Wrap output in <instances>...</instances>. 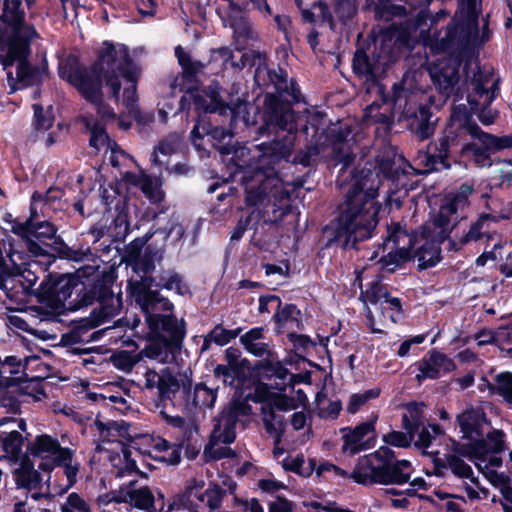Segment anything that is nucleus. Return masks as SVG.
<instances>
[{
  "label": "nucleus",
  "mask_w": 512,
  "mask_h": 512,
  "mask_svg": "<svg viewBox=\"0 0 512 512\" xmlns=\"http://www.w3.org/2000/svg\"><path fill=\"white\" fill-rule=\"evenodd\" d=\"M242 58L244 60V65H246V63H250L252 66L257 65V69L255 71L256 81H260L262 73L265 72L269 81L274 85L278 92H288L287 73L282 69H279L278 71L267 70L264 54L256 51H250L244 53Z\"/></svg>",
  "instance_id": "obj_28"
},
{
  "label": "nucleus",
  "mask_w": 512,
  "mask_h": 512,
  "mask_svg": "<svg viewBox=\"0 0 512 512\" xmlns=\"http://www.w3.org/2000/svg\"><path fill=\"white\" fill-rule=\"evenodd\" d=\"M422 73L418 71L406 72L400 81L392 86L391 104L394 114L399 120L419 117L427 120L431 116L428 102L430 96L420 84Z\"/></svg>",
  "instance_id": "obj_9"
},
{
  "label": "nucleus",
  "mask_w": 512,
  "mask_h": 512,
  "mask_svg": "<svg viewBox=\"0 0 512 512\" xmlns=\"http://www.w3.org/2000/svg\"><path fill=\"white\" fill-rule=\"evenodd\" d=\"M234 177L240 181L246 192V203L255 209L241 218L231 233V240L238 241L252 222L262 219L264 223L275 222L289 211L290 195L274 168L251 169L244 162L237 163Z\"/></svg>",
  "instance_id": "obj_3"
},
{
  "label": "nucleus",
  "mask_w": 512,
  "mask_h": 512,
  "mask_svg": "<svg viewBox=\"0 0 512 512\" xmlns=\"http://www.w3.org/2000/svg\"><path fill=\"white\" fill-rule=\"evenodd\" d=\"M300 310L294 304H286L277 309L273 319L279 331L294 330L300 327Z\"/></svg>",
  "instance_id": "obj_39"
},
{
  "label": "nucleus",
  "mask_w": 512,
  "mask_h": 512,
  "mask_svg": "<svg viewBox=\"0 0 512 512\" xmlns=\"http://www.w3.org/2000/svg\"><path fill=\"white\" fill-rule=\"evenodd\" d=\"M45 200V196L42 194L35 192L32 195V203H31V215L30 218L22 225L17 227V233H19L22 237H26L31 243V250L33 251V247L36 246L34 244V240H38L40 242H45L46 240L52 239L56 234V228L53 224L47 221H42L39 223L34 222V218L37 215L36 211V203L42 202Z\"/></svg>",
  "instance_id": "obj_24"
},
{
  "label": "nucleus",
  "mask_w": 512,
  "mask_h": 512,
  "mask_svg": "<svg viewBox=\"0 0 512 512\" xmlns=\"http://www.w3.org/2000/svg\"><path fill=\"white\" fill-rule=\"evenodd\" d=\"M59 76L73 85L85 99H96L99 90L100 75L96 69L86 70L80 67L78 59L70 55L61 59Z\"/></svg>",
  "instance_id": "obj_16"
},
{
  "label": "nucleus",
  "mask_w": 512,
  "mask_h": 512,
  "mask_svg": "<svg viewBox=\"0 0 512 512\" xmlns=\"http://www.w3.org/2000/svg\"><path fill=\"white\" fill-rule=\"evenodd\" d=\"M99 61L112 97L118 101L123 86V104L130 110L134 109L141 67L131 59L127 47L104 42L99 52Z\"/></svg>",
  "instance_id": "obj_6"
},
{
  "label": "nucleus",
  "mask_w": 512,
  "mask_h": 512,
  "mask_svg": "<svg viewBox=\"0 0 512 512\" xmlns=\"http://www.w3.org/2000/svg\"><path fill=\"white\" fill-rule=\"evenodd\" d=\"M379 309L382 316L388 317L392 323L398 322L403 316L401 300L391 295L382 301Z\"/></svg>",
  "instance_id": "obj_54"
},
{
  "label": "nucleus",
  "mask_w": 512,
  "mask_h": 512,
  "mask_svg": "<svg viewBox=\"0 0 512 512\" xmlns=\"http://www.w3.org/2000/svg\"><path fill=\"white\" fill-rule=\"evenodd\" d=\"M61 470L50 474L46 481V490L52 491V496H60L66 493L77 481L80 464L72 458L66 463L56 466Z\"/></svg>",
  "instance_id": "obj_26"
},
{
  "label": "nucleus",
  "mask_w": 512,
  "mask_h": 512,
  "mask_svg": "<svg viewBox=\"0 0 512 512\" xmlns=\"http://www.w3.org/2000/svg\"><path fill=\"white\" fill-rule=\"evenodd\" d=\"M220 439H214L211 435L209 443L205 447L204 454L210 460H219L223 458H233L235 452Z\"/></svg>",
  "instance_id": "obj_52"
},
{
  "label": "nucleus",
  "mask_w": 512,
  "mask_h": 512,
  "mask_svg": "<svg viewBox=\"0 0 512 512\" xmlns=\"http://www.w3.org/2000/svg\"><path fill=\"white\" fill-rule=\"evenodd\" d=\"M132 295L145 314L149 328L157 334L142 354L159 363L177 362L185 338V322L178 320L173 314V304L157 290H152L144 283H135Z\"/></svg>",
  "instance_id": "obj_4"
},
{
  "label": "nucleus",
  "mask_w": 512,
  "mask_h": 512,
  "mask_svg": "<svg viewBox=\"0 0 512 512\" xmlns=\"http://www.w3.org/2000/svg\"><path fill=\"white\" fill-rule=\"evenodd\" d=\"M413 471L410 461L395 460L394 451L381 446L359 458L350 477L362 485H403L409 482Z\"/></svg>",
  "instance_id": "obj_7"
},
{
  "label": "nucleus",
  "mask_w": 512,
  "mask_h": 512,
  "mask_svg": "<svg viewBox=\"0 0 512 512\" xmlns=\"http://www.w3.org/2000/svg\"><path fill=\"white\" fill-rule=\"evenodd\" d=\"M256 369L263 377L274 379L275 389L284 391L288 386L289 371L275 355H268V358L260 360L256 364Z\"/></svg>",
  "instance_id": "obj_31"
},
{
  "label": "nucleus",
  "mask_w": 512,
  "mask_h": 512,
  "mask_svg": "<svg viewBox=\"0 0 512 512\" xmlns=\"http://www.w3.org/2000/svg\"><path fill=\"white\" fill-rule=\"evenodd\" d=\"M228 493L219 485L208 487L201 495V503H204L208 508V512H221L224 500L227 498Z\"/></svg>",
  "instance_id": "obj_46"
},
{
  "label": "nucleus",
  "mask_w": 512,
  "mask_h": 512,
  "mask_svg": "<svg viewBox=\"0 0 512 512\" xmlns=\"http://www.w3.org/2000/svg\"><path fill=\"white\" fill-rule=\"evenodd\" d=\"M480 6L481 0H460L459 11L453 19L455 22L453 32H479ZM448 32L452 30L449 29Z\"/></svg>",
  "instance_id": "obj_30"
},
{
  "label": "nucleus",
  "mask_w": 512,
  "mask_h": 512,
  "mask_svg": "<svg viewBox=\"0 0 512 512\" xmlns=\"http://www.w3.org/2000/svg\"><path fill=\"white\" fill-rule=\"evenodd\" d=\"M423 405L412 403L407 405L402 415L403 428L410 434L416 435L423 425Z\"/></svg>",
  "instance_id": "obj_44"
},
{
  "label": "nucleus",
  "mask_w": 512,
  "mask_h": 512,
  "mask_svg": "<svg viewBox=\"0 0 512 512\" xmlns=\"http://www.w3.org/2000/svg\"><path fill=\"white\" fill-rule=\"evenodd\" d=\"M480 127L471 122L465 116L454 110L451 114L450 122L444 129L442 136L435 145L436 151L440 152V157H445L447 161H455L465 156V150L469 143V137L479 140Z\"/></svg>",
  "instance_id": "obj_11"
},
{
  "label": "nucleus",
  "mask_w": 512,
  "mask_h": 512,
  "mask_svg": "<svg viewBox=\"0 0 512 512\" xmlns=\"http://www.w3.org/2000/svg\"><path fill=\"white\" fill-rule=\"evenodd\" d=\"M269 122L281 131H286L287 136L280 140H274L266 148L259 160V165L254 169L265 168V165L276 164L282 159H287L295 144L297 121L299 116L294 112L290 103L280 101L277 97L269 95L266 97ZM269 168H271L269 166ZM272 168L275 169L273 166Z\"/></svg>",
  "instance_id": "obj_8"
},
{
  "label": "nucleus",
  "mask_w": 512,
  "mask_h": 512,
  "mask_svg": "<svg viewBox=\"0 0 512 512\" xmlns=\"http://www.w3.org/2000/svg\"><path fill=\"white\" fill-rule=\"evenodd\" d=\"M417 368L419 372L416 379L422 382L425 379H437L453 371L455 364L447 355L433 349L417 363Z\"/></svg>",
  "instance_id": "obj_25"
},
{
  "label": "nucleus",
  "mask_w": 512,
  "mask_h": 512,
  "mask_svg": "<svg viewBox=\"0 0 512 512\" xmlns=\"http://www.w3.org/2000/svg\"><path fill=\"white\" fill-rule=\"evenodd\" d=\"M204 482L202 480H190L184 491L177 496L175 504L178 508L187 509L191 512H196L197 502H201L202 488Z\"/></svg>",
  "instance_id": "obj_36"
},
{
  "label": "nucleus",
  "mask_w": 512,
  "mask_h": 512,
  "mask_svg": "<svg viewBox=\"0 0 512 512\" xmlns=\"http://www.w3.org/2000/svg\"><path fill=\"white\" fill-rule=\"evenodd\" d=\"M301 16L304 22L313 24L319 28L336 30V24L328 4L324 1L314 2L310 8L302 9Z\"/></svg>",
  "instance_id": "obj_32"
},
{
  "label": "nucleus",
  "mask_w": 512,
  "mask_h": 512,
  "mask_svg": "<svg viewBox=\"0 0 512 512\" xmlns=\"http://www.w3.org/2000/svg\"><path fill=\"white\" fill-rule=\"evenodd\" d=\"M473 193V186L464 183L457 192L448 194L437 214L422 227L419 238L410 235L398 223L388 226L387 237L382 245L383 255L379 263L389 272L395 271L402 263L410 259L411 249L419 246L414 257L420 269L435 266L440 261L439 244L443 242L457 225L464 209L469 205L468 197Z\"/></svg>",
  "instance_id": "obj_1"
},
{
  "label": "nucleus",
  "mask_w": 512,
  "mask_h": 512,
  "mask_svg": "<svg viewBox=\"0 0 512 512\" xmlns=\"http://www.w3.org/2000/svg\"><path fill=\"white\" fill-rule=\"evenodd\" d=\"M389 296L390 293L387 291L386 287L378 282H372L370 287L363 294L365 301L379 306L382 304V301L384 299L386 300Z\"/></svg>",
  "instance_id": "obj_61"
},
{
  "label": "nucleus",
  "mask_w": 512,
  "mask_h": 512,
  "mask_svg": "<svg viewBox=\"0 0 512 512\" xmlns=\"http://www.w3.org/2000/svg\"><path fill=\"white\" fill-rule=\"evenodd\" d=\"M96 426L102 437V444L97 446L99 452L106 453V458L114 468L116 477H124L137 472L136 461L131 457V450L121 441L114 438L119 435V425L116 422L107 424L96 421Z\"/></svg>",
  "instance_id": "obj_12"
},
{
  "label": "nucleus",
  "mask_w": 512,
  "mask_h": 512,
  "mask_svg": "<svg viewBox=\"0 0 512 512\" xmlns=\"http://www.w3.org/2000/svg\"><path fill=\"white\" fill-rule=\"evenodd\" d=\"M122 308V296L105 292L99 300V316L102 321H108L116 316Z\"/></svg>",
  "instance_id": "obj_42"
},
{
  "label": "nucleus",
  "mask_w": 512,
  "mask_h": 512,
  "mask_svg": "<svg viewBox=\"0 0 512 512\" xmlns=\"http://www.w3.org/2000/svg\"><path fill=\"white\" fill-rule=\"evenodd\" d=\"M32 34H0V63L4 70L17 62L16 77L11 71H7V82L10 87L9 93H14L21 87L32 84L35 78V71L27 61L30 54V43Z\"/></svg>",
  "instance_id": "obj_10"
},
{
  "label": "nucleus",
  "mask_w": 512,
  "mask_h": 512,
  "mask_svg": "<svg viewBox=\"0 0 512 512\" xmlns=\"http://www.w3.org/2000/svg\"><path fill=\"white\" fill-rule=\"evenodd\" d=\"M496 222V218L489 214H482L473 222L469 230L460 238L459 242L450 241L449 248L459 250L463 245L486 238L487 241L493 240L497 234L491 230V225Z\"/></svg>",
  "instance_id": "obj_29"
},
{
  "label": "nucleus",
  "mask_w": 512,
  "mask_h": 512,
  "mask_svg": "<svg viewBox=\"0 0 512 512\" xmlns=\"http://www.w3.org/2000/svg\"><path fill=\"white\" fill-rule=\"evenodd\" d=\"M393 34H358L357 50L353 58V70L356 74L372 79L374 77L373 67L369 62L368 53L375 57L381 54L376 52L377 42L392 41Z\"/></svg>",
  "instance_id": "obj_21"
},
{
  "label": "nucleus",
  "mask_w": 512,
  "mask_h": 512,
  "mask_svg": "<svg viewBox=\"0 0 512 512\" xmlns=\"http://www.w3.org/2000/svg\"><path fill=\"white\" fill-rule=\"evenodd\" d=\"M335 13L337 19L342 23L344 28L350 29L351 23L357 14L355 0H334Z\"/></svg>",
  "instance_id": "obj_48"
},
{
  "label": "nucleus",
  "mask_w": 512,
  "mask_h": 512,
  "mask_svg": "<svg viewBox=\"0 0 512 512\" xmlns=\"http://www.w3.org/2000/svg\"><path fill=\"white\" fill-rule=\"evenodd\" d=\"M498 393L512 408V373H502L496 377Z\"/></svg>",
  "instance_id": "obj_64"
},
{
  "label": "nucleus",
  "mask_w": 512,
  "mask_h": 512,
  "mask_svg": "<svg viewBox=\"0 0 512 512\" xmlns=\"http://www.w3.org/2000/svg\"><path fill=\"white\" fill-rule=\"evenodd\" d=\"M503 434L500 431L493 430L487 432L485 445L482 453L476 452L475 446H462L457 451L469 459H477L475 465L479 468L497 467L501 464L500 458L496 455L503 450Z\"/></svg>",
  "instance_id": "obj_22"
},
{
  "label": "nucleus",
  "mask_w": 512,
  "mask_h": 512,
  "mask_svg": "<svg viewBox=\"0 0 512 512\" xmlns=\"http://www.w3.org/2000/svg\"><path fill=\"white\" fill-rule=\"evenodd\" d=\"M160 286L169 291H175L178 294H184L187 286L183 283L182 277L176 272H167L161 276Z\"/></svg>",
  "instance_id": "obj_60"
},
{
  "label": "nucleus",
  "mask_w": 512,
  "mask_h": 512,
  "mask_svg": "<svg viewBox=\"0 0 512 512\" xmlns=\"http://www.w3.org/2000/svg\"><path fill=\"white\" fill-rule=\"evenodd\" d=\"M394 165L390 153L377 156L374 171L363 169L354 177L340 214L331 225L334 240L343 248L355 247L358 241L372 236L381 209L378 190L382 178L394 177Z\"/></svg>",
  "instance_id": "obj_2"
},
{
  "label": "nucleus",
  "mask_w": 512,
  "mask_h": 512,
  "mask_svg": "<svg viewBox=\"0 0 512 512\" xmlns=\"http://www.w3.org/2000/svg\"><path fill=\"white\" fill-rule=\"evenodd\" d=\"M377 419V415H372L367 421L357 425L354 428H342L341 433L343 439V452L354 455L362 450L367 449L364 438L369 433L374 432Z\"/></svg>",
  "instance_id": "obj_27"
},
{
  "label": "nucleus",
  "mask_w": 512,
  "mask_h": 512,
  "mask_svg": "<svg viewBox=\"0 0 512 512\" xmlns=\"http://www.w3.org/2000/svg\"><path fill=\"white\" fill-rule=\"evenodd\" d=\"M16 483L27 491L44 488L40 473L34 469L29 461H23L21 466L15 471Z\"/></svg>",
  "instance_id": "obj_38"
},
{
  "label": "nucleus",
  "mask_w": 512,
  "mask_h": 512,
  "mask_svg": "<svg viewBox=\"0 0 512 512\" xmlns=\"http://www.w3.org/2000/svg\"><path fill=\"white\" fill-rule=\"evenodd\" d=\"M38 290L41 298L38 307L41 320H54L57 316L64 314L67 309H71V306L66 305V301L71 297L73 290L68 280H43Z\"/></svg>",
  "instance_id": "obj_14"
},
{
  "label": "nucleus",
  "mask_w": 512,
  "mask_h": 512,
  "mask_svg": "<svg viewBox=\"0 0 512 512\" xmlns=\"http://www.w3.org/2000/svg\"><path fill=\"white\" fill-rule=\"evenodd\" d=\"M417 161L423 164L422 173H430L433 171H439L442 169H448L450 167L449 161L445 157H440V152L435 150V153H421L419 154Z\"/></svg>",
  "instance_id": "obj_49"
},
{
  "label": "nucleus",
  "mask_w": 512,
  "mask_h": 512,
  "mask_svg": "<svg viewBox=\"0 0 512 512\" xmlns=\"http://www.w3.org/2000/svg\"><path fill=\"white\" fill-rule=\"evenodd\" d=\"M441 433V429L438 425L432 424L427 427H422V429L416 433L417 439L415 440V445L418 448L427 449L432 441L435 439L437 435Z\"/></svg>",
  "instance_id": "obj_62"
},
{
  "label": "nucleus",
  "mask_w": 512,
  "mask_h": 512,
  "mask_svg": "<svg viewBox=\"0 0 512 512\" xmlns=\"http://www.w3.org/2000/svg\"><path fill=\"white\" fill-rule=\"evenodd\" d=\"M30 453L41 460L39 469L52 472L57 465L72 460L75 452L68 447H62L56 438L42 434L35 437Z\"/></svg>",
  "instance_id": "obj_17"
},
{
  "label": "nucleus",
  "mask_w": 512,
  "mask_h": 512,
  "mask_svg": "<svg viewBox=\"0 0 512 512\" xmlns=\"http://www.w3.org/2000/svg\"><path fill=\"white\" fill-rule=\"evenodd\" d=\"M239 330H228L218 325L206 335V342L224 346L238 336Z\"/></svg>",
  "instance_id": "obj_58"
},
{
  "label": "nucleus",
  "mask_w": 512,
  "mask_h": 512,
  "mask_svg": "<svg viewBox=\"0 0 512 512\" xmlns=\"http://www.w3.org/2000/svg\"><path fill=\"white\" fill-rule=\"evenodd\" d=\"M380 395L379 388L369 389L361 393H355L350 396L347 411L351 414L356 413L363 405H365L370 399H375Z\"/></svg>",
  "instance_id": "obj_57"
},
{
  "label": "nucleus",
  "mask_w": 512,
  "mask_h": 512,
  "mask_svg": "<svg viewBox=\"0 0 512 512\" xmlns=\"http://www.w3.org/2000/svg\"><path fill=\"white\" fill-rule=\"evenodd\" d=\"M415 435L410 434L407 431H391L383 435V441L390 446L406 448L409 447L411 442L414 440Z\"/></svg>",
  "instance_id": "obj_63"
},
{
  "label": "nucleus",
  "mask_w": 512,
  "mask_h": 512,
  "mask_svg": "<svg viewBox=\"0 0 512 512\" xmlns=\"http://www.w3.org/2000/svg\"><path fill=\"white\" fill-rule=\"evenodd\" d=\"M175 55L182 68V73L175 77L171 83V88L175 90L179 88L181 92L190 94L198 103V96L194 94L197 89V74L203 69L204 65L200 61H194L190 55L184 51L181 46L175 48Z\"/></svg>",
  "instance_id": "obj_23"
},
{
  "label": "nucleus",
  "mask_w": 512,
  "mask_h": 512,
  "mask_svg": "<svg viewBox=\"0 0 512 512\" xmlns=\"http://www.w3.org/2000/svg\"><path fill=\"white\" fill-rule=\"evenodd\" d=\"M396 114L381 111L379 105L372 104L365 109L364 117L367 122L382 124L384 128L389 129L393 124V119Z\"/></svg>",
  "instance_id": "obj_53"
},
{
  "label": "nucleus",
  "mask_w": 512,
  "mask_h": 512,
  "mask_svg": "<svg viewBox=\"0 0 512 512\" xmlns=\"http://www.w3.org/2000/svg\"><path fill=\"white\" fill-rule=\"evenodd\" d=\"M180 144V137L177 134H172L163 139L157 148L151 154V160L154 165L162 166L167 164L168 161L162 159L160 155L163 157H168L174 154Z\"/></svg>",
  "instance_id": "obj_45"
},
{
  "label": "nucleus",
  "mask_w": 512,
  "mask_h": 512,
  "mask_svg": "<svg viewBox=\"0 0 512 512\" xmlns=\"http://www.w3.org/2000/svg\"><path fill=\"white\" fill-rule=\"evenodd\" d=\"M61 512H91L88 502L77 493H71L60 506Z\"/></svg>",
  "instance_id": "obj_59"
},
{
  "label": "nucleus",
  "mask_w": 512,
  "mask_h": 512,
  "mask_svg": "<svg viewBox=\"0 0 512 512\" xmlns=\"http://www.w3.org/2000/svg\"><path fill=\"white\" fill-rule=\"evenodd\" d=\"M20 0H5L1 20L13 29L20 32L24 22V12L20 10Z\"/></svg>",
  "instance_id": "obj_40"
},
{
  "label": "nucleus",
  "mask_w": 512,
  "mask_h": 512,
  "mask_svg": "<svg viewBox=\"0 0 512 512\" xmlns=\"http://www.w3.org/2000/svg\"><path fill=\"white\" fill-rule=\"evenodd\" d=\"M493 184L499 187L512 186V160H504L501 165L493 170Z\"/></svg>",
  "instance_id": "obj_55"
},
{
  "label": "nucleus",
  "mask_w": 512,
  "mask_h": 512,
  "mask_svg": "<svg viewBox=\"0 0 512 512\" xmlns=\"http://www.w3.org/2000/svg\"><path fill=\"white\" fill-rule=\"evenodd\" d=\"M437 35L425 34L423 39L424 46L433 55L439 56L428 64L427 69L437 90L450 97L456 93L461 62L474 58L489 40V34H445L441 39Z\"/></svg>",
  "instance_id": "obj_5"
},
{
  "label": "nucleus",
  "mask_w": 512,
  "mask_h": 512,
  "mask_svg": "<svg viewBox=\"0 0 512 512\" xmlns=\"http://www.w3.org/2000/svg\"><path fill=\"white\" fill-rule=\"evenodd\" d=\"M34 110V126L37 130H47L54 122V114L52 106L44 109L39 104L33 105Z\"/></svg>",
  "instance_id": "obj_56"
},
{
  "label": "nucleus",
  "mask_w": 512,
  "mask_h": 512,
  "mask_svg": "<svg viewBox=\"0 0 512 512\" xmlns=\"http://www.w3.org/2000/svg\"><path fill=\"white\" fill-rule=\"evenodd\" d=\"M480 78L481 77L478 78V76L475 74V77L472 81V91L468 94L467 97L470 111L490 106L499 91L496 82H494L490 88H485L484 83L480 80Z\"/></svg>",
  "instance_id": "obj_33"
},
{
  "label": "nucleus",
  "mask_w": 512,
  "mask_h": 512,
  "mask_svg": "<svg viewBox=\"0 0 512 512\" xmlns=\"http://www.w3.org/2000/svg\"><path fill=\"white\" fill-rule=\"evenodd\" d=\"M112 503H125L138 510L156 512V500L152 490L148 486L138 484L135 480H130L119 489L97 497V504L100 507H107Z\"/></svg>",
  "instance_id": "obj_13"
},
{
  "label": "nucleus",
  "mask_w": 512,
  "mask_h": 512,
  "mask_svg": "<svg viewBox=\"0 0 512 512\" xmlns=\"http://www.w3.org/2000/svg\"><path fill=\"white\" fill-rule=\"evenodd\" d=\"M462 446H465L464 444H457L454 448V453L447 456V467L451 470V472L459 477V478H466L469 479L473 477V470L472 468L465 463L460 456H463L460 454L457 449L461 448Z\"/></svg>",
  "instance_id": "obj_47"
},
{
  "label": "nucleus",
  "mask_w": 512,
  "mask_h": 512,
  "mask_svg": "<svg viewBox=\"0 0 512 512\" xmlns=\"http://www.w3.org/2000/svg\"><path fill=\"white\" fill-rule=\"evenodd\" d=\"M191 369L181 370L179 365L168 366L159 372L147 369L144 373L145 387L147 389L158 390V394L163 399H170L181 388L185 391L191 384Z\"/></svg>",
  "instance_id": "obj_15"
},
{
  "label": "nucleus",
  "mask_w": 512,
  "mask_h": 512,
  "mask_svg": "<svg viewBox=\"0 0 512 512\" xmlns=\"http://www.w3.org/2000/svg\"><path fill=\"white\" fill-rule=\"evenodd\" d=\"M250 413V406L242 401L229 403L214 419L211 435L225 444H231L236 438V425L242 416Z\"/></svg>",
  "instance_id": "obj_19"
},
{
  "label": "nucleus",
  "mask_w": 512,
  "mask_h": 512,
  "mask_svg": "<svg viewBox=\"0 0 512 512\" xmlns=\"http://www.w3.org/2000/svg\"><path fill=\"white\" fill-rule=\"evenodd\" d=\"M482 146L469 141L467 149L465 150V156L462 158L471 159L479 167H486L491 165L490 151L486 146Z\"/></svg>",
  "instance_id": "obj_51"
},
{
  "label": "nucleus",
  "mask_w": 512,
  "mask_h": 512,
  "mask_svg": "<svg viewBox=\"0 0 512 512\" xmlns=\"http://www.w3.org/2000/svg\"><path fill=\"white\" fill-rule=\"evenodd\" d=\"M457 422L463 434V438L470 441L467 446H475L476 452L482 453L487 436L488 423L480 408L468 407L458 414Z\"/></svg>",
  "instance_id": "obj_20"
},
{
  "label": "nucleus",
  "mask_w": 512,
  "mask_h": 512,
  "mask_svg": "<svg viewBox=\"0 0 512 512\" xmlns=\"http://www.w3.org/2000/svg\"><path fill=\"white\" fill-rule=\"evenodd\" d=\"M479 141L490 151L498 152L504 149L512 148V134L504 136H495L486 133L480 129Z\"/></svg>",
  "instance_id": "obj_50"
},
{
  "label": "nucleus",
  "mask_w": 512,
  "mask_h": 512,
  "mask_svg": "<svg viewBox=\"0 0 512 512\" xmlns=\"http://www.w3.org/2000/svg\"><path fill=\"white\" fill-rule=\"evenodd\" d=\"M217 391V388H209L203 383L196 384L193 390H185V406L188 409L212 408L217 399Z\"/></svg>",
  "instance_id": "obj_34"
},
{
  "label": "nucleus",
  "mask_w": 512,
  "mask_h": 512,
  "mask_svg": "<svg viewBox=\"0 0 512 512\" xmlns=\"http://www.w3.org/2000/svg\"><path fill=\"white\" fill-rule=\"evenodd\" d=\"M46 397L42 380L32 376L7 389L0 390V405L16 412L21 402H38Z\"/></svg>",
  "instance_id": "obj_18"
},
{
  "label": "nucleus",
  "mask_w": 512,
  "mask_h": 512,
  "mask_svg": "<svg viewBox=\"0 0 512 512\" xmlns=\"http://www.w3.org/2000/svg\"><path fill=\"white\" fill-rule=\"evenodd\" d=\"M84 122L91 134L90 146L97 150L106 148L107 150L109 149L111 153H116L119 150L118 145L109 138L101 123L88 117L84 118Z\"/></svg>",
  "instance_id": "obj_35"
},
{
  "label": "nucleus",
  "mask_w": 512,
  "mask_h": 512,
  "mask_svg": "<svg viewBox=\"0 0 512 512\" xmlns=\"http://www.w3.org/2000/svg\"><path fill=\"white\" fill-rule=\"evenodd\" d=\"M447 13L445 10H440L435 15H429L426 9L419 11L415 16L408 20V27L402 32H430L433 26L442 18H445Z\"/></svg>",
  "instance_id": "obj_37"
},
{
  "label": "nucleus",
  "mask_w": 512,
  "mask_h": 512,
  "mask_svg": "<svg viewBox=\"0 0 512 512\" xmlns=\"http://www.w3.org/2000/svg\"><path fill=\"white\" fill-rule=\"evenodd\" d=\"M0 445L12 459H18L22 453L23 436L15 429L0 434Z\"/></svg>",
  "instance_id": "obj_43"
},
{
  "label": "nucleus",
  "mask_w": 512,
  "mask_h": 512,
  "mask_svg": "<svg viewBox=\"0 0 512 512\" xmlns=\"http://www.w3.org/2000/svg\"><path fill=\"white\" fill-rule=\"evenodd\" d=\"M263 422L266 431L275 438L276 444L281 441L284 431V417L277 414L272 407H262Z\"/></svg>",
  "instance_id": "obj_41"
}]
</instances>
